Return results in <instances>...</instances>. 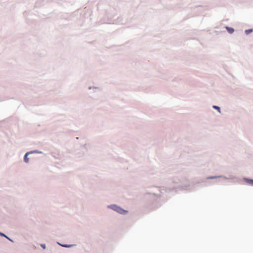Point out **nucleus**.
<instances>
[{"label":"nucleus","mask_w":253,"mask_h":253,"mask_svg":"<svg viewBox=\"0 0 253 253\" xmlns=\"http://www.w3.org/2000/svg\"><path fill=\"white\" fill-rule=\"evenodd\" d=\"M111 208L113 210L116 211L117 212H118L121 214H125L126 212V211H125L123 209H122L120 207H118L116 205L111 206Z\"/></svg>","instance_id":"nucleus-1"},{"label":"nucleus","mask_w":253,"mask_h":253,"mask_svg":"<svg viewBox=\"0 0 253 253\" xmlns=\"http://www.w3.org/2000/svg\"><path fill=\"white\" fill-rule=\"evenodd\" d=\"M226 29H227L228 32L230 34L233 33L234 31V29L231 27H226Z\"/></svg>","instance_id":"nucleus-2"},{"label":"nucleus","mask_w":253,"mask_h":253,"mask_svg":"<svg viewBox=\"0 0 253 253\" xmlns=\"http://www.w3.org/2000/svg\"><path fill=\"white\" fill-rule=\"evenodd\" d=\"M29 154V153H27L26 154V155H25L24 156V161L26 162V163H28L29 162V159L27 157V156Z\"/></svg>","instance_id":"nucleus-3"},{"label":"nucleus","mask_w":253,"mask_h":253,"mask_svg":"<svg viewBox=\"0 0 253 253\" xmlns=\"http://www.w3.org/2000/svg\"><path fill=\"white\" fill-rule=\"evenodd\" d=\"M252 32H253V30H252V29H248V30H246L245 31V33H246L247 35H249V34H250V33H251Z\"/></svg>","instance_id":"nucleus-4"},{"label":"nucleus","mask_w":253,"mask_h":253,"mask_svg":"<svg viewBox=\"0 0 253 253\" xmlns=\"http://www.w3.org/2000/svg\"><path fill=\"white\" fill-rule=\"evenodd\" d=\"M213 107L215 109H217L218 112H220V108L218 107V106H213Z\"/></svg>","instance_id":"nucleus-5"},{"label":"nucleus","mask_w":253,"mask_h":253,"mask_svg":"<svg viewBox=\"0 0 253 253\" xmlns=\"http://www.w3.org/2000/svg\"><path fill=\"white\" fill-rule=\"evenodd\" d=\"M41 247H42L43 249H45V244H42V245H41Z\"/></svg>","instance_id":"nucleus-6"},{"label":"nucleus","mask_w":253,"mask_h":253,"mask_svg":"<svg viewBox=\"0 0 253 253\" xmlns=\"http://www.w3.org/2000/svg\"><path fill=\"white\" fill-rule=\"evenodd\" d=\"M217 177L216 176H214V177H209V178H210V179H213V178H216Z\"/></svg>","instance_id":"nucleus-7"},{"label":"nucleus","mask_w":253,"mask_h":253,"mask_svg":"<svg viewBox=\"0 0 253 253\" xmlns=\"http://www.w3.org/2000/svg\"><path fill=\"white\" fill-rule=\"evenodd\" d=\"M62 246H63V247H68V246H67V245H63Z\"/></svg>","instance_id":"nucleus-8"}]
</instances>
